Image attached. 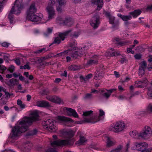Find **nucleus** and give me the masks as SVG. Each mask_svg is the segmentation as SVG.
Here are the masks:
<instances>
[{"label":"nucleus","mask_w":152,"mask_h":152,"mask_svg":"<svg viewBox=\"0 0 152 152\" xmlns=\"http://www.w3.org/2000/svg\"><path fill=\"white\" fill-rule=\"evenodd\" d=\"M31 115V117L27 118L25 120L20 121L19 125L15 126L12 129L10 135L11 139H17L21 133L28 129L29 126L31 125L34 121L38 120L39 115L37 112H33Z\"/></svg>","instance_id":"1"},{"label":"nucleus","mask_w":152,"mask_h":152,"mask_svg":"<svg viewBox=\"0 0 152 152\" xmlns=\"http://www.w3.org/2000/svg\"><path fill=\"white\" fill-rule=\"evenodd\" d=\"M64 134L66 135V137L68 138L66 140H54L52 142H51V145L53 146H64L66 145H72L73 144L74 140L72 138L74 134V132L72 131H69L66 132Z\"/></svg>","instance_id":"2"},{"label":"nucleus","mask_w":152,"mask_h":152,"mask_svg":"<svg viewBox=\"0 0 152 152\" xmlns=\"http://www.w3.org/2000/svg\"><path fill=\"white\" fill-rule=\"evenodd\" d=\"M55 3V1L54 0H51L50 2L48 3L46 7V10L48 16V20H46V22L54 18L56 14L53 6Z\"/></svg>","instance_id":"3"},{"label":"nucleus","mask_w":152,"mask_h":152,"mask_svg":"<svg viewBox=\"0 0 152 152\" xmlns=\"http://www.w3.org/2000/svg\"><path fill=\"white\" fill-rule=\"evenodd\" d=\"M125 127V124L123 121L117 122L112 124L109 128L110 130L115 133L123 131Z\"/></svg>","instance_id":"4"},{"label":"nucleus","mask_w":152,"mask_h":152,"mask_svg":"<svg viewBox=\"0 0 152 152\" xmlns=\"http://www.w3.org/2000/svg\"><path fill=\"white\" fill-rule=\"evenodd\" d=\"M55 121L51 119H49L44 121L42 125L44 128L48 129L49 131L55 132L56 129L55 127Z\"/></svg>","instance_id":"5"},{"label":"nucleus","mask_w":152,"mask_h":152,"mask_svg":"<svg viewBox=\"0 0 152 152\" xmlns=\"http://www.w3.org/2000/svg\"><path fill=\"white\" fill-rule=\"evenodd\" d=\"M151 132V129L149 126H145L140 132L141 138L144 140L148 139L150 137Z\"/></svg>","instance_id":"6"},{"label":"nucleus","mask_w":152,"mask_h":152,"mask_svg":"<svg viewBox=\"0 0 152 152\" xmlns=\"http://www.w3.org/2000/svg\"><path fill=\"white\" fill-rule=\"evenodd\" d=\"M23 6V0H16L15 2L14 5L12 8H13V9L17 12H15V14L18 15L21 12V10L22 9Z\"/></svg>","instance_id":"7"},{"label":"nucleus","mask_w":152,"mask_h":152,"mask_svg":"<svg viewBox=\"0 0 152 152\" xmlns=\"http://www.w3.org/2000/svg\"><path fill=\"white\" fill-rule=\"evenodd\" d=\"M104 112L103 110L100 109L99 110V116H97V115H95L94 118H85V121L88 123H91L93 124L99 121L101 119V117L104 115Z\"/></svg>","instance_id":"8"},{"label":"nucleus","mask_w":152,"mask_h":152,"mask_svg":"<svg viewBox=\"0 0 152 152\" xmlns=\"http://www.w3.org/2000/svg\"><path fill=\"white\" fill-rule=\"evenodd\" d=\"M142 11L140 10H135L134 11L130 12L129 13L130 15H124L122 20L124 21H127L132 19V15L134 18H136L140 14Z\"/></svg>","instance_id":"9"},{"label":"nucleus","mask_w":152,"mask_h":152,"mask_svg":"<svg viewBox=\"0 0 152 152\" xmlns=\"http://www.w3.org/2000/svg\"><path fill=\"white\" fill-rule=\"evenodd\" d=\"M100 18L99 16L97 14L93 17L91 19L90 24L94 29L98 28L100 23Z\"/></svg>","instance_id":"10"},{"label":"nucleus","mask_w":152,"mask_h":152,"mask_svg":"<svg viewBox=\"0 0 152 152\" xmlns=\"http://www.w3.org/2000/svg\"><path fill=\"white\" fill-rule=\"evenodd\" d=\"M43 18V15L41 13H38L37 15L34 14L31 15L29 16H27V19L32 22H38L41 20Z\"/></svg>","instance_id":"11"},{"label":"nucleus","mask_w":152,"mask_h":152,"mask_svg":"<svg viewBox=\"0 0 152 152\" xmlns=\"http://www.w3.org/2000/svg\"><path fill=\"white\" fill-rule=\"evenodd\" d=\"M135 149L138 151H141L143 149L147 148L148 145L147 143L144 142H136L134 143Z\"/></svg>","instance_id":"12"},{"label":"nucleus","mask_w":152,"mask_h":152,"mask_svg":"<svg viewBox=\"0 0 152 152\" xmlns=\"http://www.w3.org/2000/svg\"><path fill=\"white\" fill-rule=\"evenodd\" d=\"M116 88H113L111 89H104L101 91V95L106 99H108L110 97L111 94L114 91L116 90Z\"/></svg>","instance_id":"13"},{"label":"nucleus","mask_w":152,"mask_h":152,"mask_svg":"<svg viewBox=\"0 0 152 152\" xmlns=\"http://www.w3.org/2000/svg\"><path fill=\"white\" fill-rule=\"evenodd\" d=\"M147 80L145 78L140 81L135 82L134 84V86L137 87L142 88L145 87L147 85Z\"/></svg>","instance_id":"14"},{"label":"nucleus","mask_w":152,"mask_h":152,"mask_svg":"<svg viewBox=\"0 0 152 152\" xmlns=\"http://www.w3.org/2000/svg\"><path fill=\"white\" fill-rule=\"evenodd\" d=\"M37 9L36 8L35 4L34 3L32 4L30 6L29 8L27 11V16H29L34 14L36 12Z\"/></svg>","instance_id":"15"},{"label":"nucleus","mask_w":152,"mask_h":152,"mask_svg":"<svg viewBox=\"0 0 152 152\" xmlns=\"http://www.w3.org/2000/svg\"><path fill=\"white\" fill-rule=\"evenodd\" d=\"M63 109L64 110H66L67 111V114L68 116H73L75 118L78 117V115L75 110L71 108H68L66 107H64Z\"/></svg>","instance_id":"16"},{"label":"nucleus","mask_w":152,"mask_h":152,"mask_svg":"<svg viewBox=\"0 0 152 152\" xmlns=\"http://www.w3.org/2000/svg\"><path fill=\"white\" fill-rule=\"evenodd\" d=\"M72 31L69 30L64 32H58L55 34V38H65V37L67 36Z\"/></svg>","instance_id":"17"},{"label":"nucleus","mask_w":152,"mask_h":152,"mask_svg":"<svg viewBox=\"0 0 152 152\" xmlns=\"http://www.w3.org/2000/svg\"><path fill=\"white\" fill-rule=\"evenodd\" d=\"M47 99L53 102L60 104L61 100L59 98L55 96H50L46 97Z\"/></svg>","instance_id":"18"},{"label":"nucleus","mask_w":152,"mask_h":152,"mask_svg":"<svg viewBox=\"0 0 152 152\" xmlns=\"http://www.w3.org/2000/svg\"><path fill=\"white\" fill-rule=\"evenodd\" d=\"M103 0H92L91 2L97 6L96 10L99 11L103 5Z\"/></svg>","instance_id":"19"},{"label":"nucleus","mask_w":152,"mask_h":152,"mask_svg":"<svg viewBox=\"0 0 152 152\" xmlns=\"http://www.w3.org/2000/svg\"><path fill=\"white\" fill-rule=\"evenodd\" d=\"M36 104L37 106L41 107H48L50 106L48 102L44 100L38 101Z\"/></svg>","instance_id":"20"},{"label":"nucleus","mask_w":152,"mask_h":152,"mask_svg":"<svg viewBox=\"0 0 152 152\" xmlns=\"http://www.w3.org/2000/svg\"><path fill=\"white\" fill-rule=\"evenodd\" d=\"M99 57L97 56H94L92 57V59L88 61L87 65H91L93 64H98V60Z\"/></svg>","instance_id":"21"},{"label":"nucleus","mask_w":152,"mask_h":152,"mask_svg":"<svg viewBox=\"0 0 152 152\" xmlns=\"http://www.w3.org/2000/svg\"><path fill=\"white\" fill-rule=\"evenodd\" d=\"M107 140V146L108 147H110L114 145L115 143V142L113 139L108 137H106Z\"/></svg>","instance_id":"22"},{"label":"nucleus","mask_w":152,"mask_h":152,"mask_svg":"<svg viewBox=\"0 0 152 152\" xmlns=\"http://www.w3.org/2000/svg\"><path fill=\"white\" fill-rule=\"evenodd\" d=\"M110 49L111 51H109L107 52L108 53L107 56H110L113 57L115 56L116 55H120L119 52L117 51L113 48H110Z\"/></svg>","instance_id":"23"},{"label":"nucleus","mask_w":152,"mask_h":152,"mask_svg":"<svg viewBox=\"0 0 152 152\" xmlns=\"http://www.w3.org/2000/svg\"><path fill=\"white\" fill-rule=\"evenodd\" d=\"M87 141V140L85 137L83 136H80V139L77 141L75 144L78 146L83 145L84 143Z\"/></svg>","instance_id":"24"},{"label":"nucleus","mask_w":152,"mask_h":152,"mask_svg":"<svg viewBox=\"0 0 152 152\" xmlns=\"http://www.w3.org/2000/svg\"><path fill=\"white\" fill-rule=\"evenodd\" d=\"M57 119L63 122H73V121L70 118L61 116H58Z\"/></svg>","instance_id":"25"},{"label":"nucleus","mask_w":152,"mask_h":152,"mask_svg":"<svg viewBox=\"0 0 152 152\" xmlns=\"http://www.w3.org/2000/svg\"><path fill=\"white\" fill-rule=\"evenodd\" d=\"M105 15L108 18L109 22L110 24H113L115 20V17L111 15L110 12H104Z\"/></svg>","instance_id":"26"},{"label":"nucleus","mask_w":152,"mask_h":152,"mask_svg":"<svg viewBox=\"0 0 152 152\" xmlns=\"http://www.w3.org/2000/svg\"><path fill=\"white\" fill-rule=\"evenodd\" d=\"M73 23V21L71 18H66L63 21V25L68 26H71Z\"/></svg>","instance_id":"27"},{"label":"nucleus","mask_w":152,"mask_h":152,"mask_svg":"<svg viewBox=\"0 0 152 152\" xmlns=\"http://www.w3.org/2000/svg\"><path fill=\"white\" fill-rule=\"evenodd\" d=\"M93 113V111L92 110L88 111L83 112L82 115L84 117V121L85 122H87L85 121V118H94V117H91V115Z\"/></svg>","instance_id":"28"},{"label":"nucleus","mask_w":152,"mask_h":152,"mask_svg":"<svg viewBox=\"0 0 152 152\" xmlns=\"http://www.w3.org/2000/svg\"><path fill=\"white\" fill-rule=\"evenodd\" d=\"M119 39H115V43L116 44L120 45L122 46L126 45L130 43V42L129 41H120Z\"/></svg>","instance_id":"29"},{"label":"nucleus","mask_w":152,"mask_h":152,"mask_svg":"<svg viewBox=\"0 0 152 152\" xmlns=\"http://www.w3.org/2000/svg\"><path fill=\"white\" fill-rule=\"evenodd\" d=\"M59 6L56 8L57 11L58 13H61L62 12V10L61 7L65 3V0H57Z\"/></svg>","instance_id":"30"},{"label":"nucleus","mask_w":152,"mask_h":152,"mask_svg":"<svg viewBox=\"0 0 152 152\" xmlns=\"http://www.w3.org/2000/svg\"><path fill=\"white\" fill-rule=\"evenodd\" d=\"M13 8H11L8 14V17L9 20H10V23H12L13 21V14H15V13L17 12H16L14 10Z\"/></svg>","instance_id":"31"},{"label":"nucleus","mask_w":152,"mask_h":152,"mask_svg":"<svg viewBox=\"0 0 152 152\" xmlns=\"http://www.w3.org/2000/svg\"><path fill=\"white\" fill-rule=\"evenodd\" d=\"M130 135L132 137L137 139H140L141 138V136H140V132L138 133V132L136 131H132L130 132Z\"/></svg>","instance_id":"32"},{"label":"nucleus","mask_w":152,"mask_h":152,"mask_svg":"<svg viewBox=\"0 0 152 152\" xmlns=\"http://www.w3.org/2000/svg\"><path fill=\"white\" fill-rule=\"evenodd\" d=\"M31 144L30 143H25L23 148V151L24 152H29L31 149Z\"/></svg>","instance_id":"33"},{"label":"nucleus","mask_w":152,"mask_h":152,"mask_svg":"<svg viewBox=\"0 0 152 152\" xmlns=\"http://www.w3.org/2000/svg\"><path fill=\"white\" fill-rule=\"evenodd\" d=\"M104 73L102 72H97L94 76V79L96 80L102 79L103 77Z\"/></svg>","instance_id":"34"},{"label":"nucleus","mask_w":152,"mask_h":152,"mask_svg":"<svg viewBox=\"0 0 152 152\" xmlns=\"http://www.w3.org/2000/svg\"><path fill=\"white\" fill-rule=\"evenodd\" d=\"M71 51L70 49H68L66 50H64V51L61 52L60 53L57 54L55 56L57 57V56H64L66 55H70V52Z\"/></svg>","instance_id":"35"},{"label":"nucleus","mask_w":152,"mask_h":152,"mask_svg":"<svg viewBox=\"0 0 152 152\" xmlns=\"http://www.w3.org/2000/svg\"><path fill=\"white\" fill-rule=\"evenodd\" d=\"M70 50V55H69L71 57H72L73 58L76 59L77 58L78 56H81L79 53L78 51H75L73 53L72 51V49Z\"/></svg>","instance_id":"36"},{"label":"nucleus","mask_w":152,"mask_h":152,"mask_svg":"<svg viewBox=\"0 0 152 152\" xmlns=\"http://www.w3.org/2000/svg\"><path fill=\"white\" fill-rule=\"evenodd\" d=\"M88 49V48L86 46L83 47L82 48L80 47L78 50V53L80 55H83L85 52V50Z\"/></svg>","instance_id":"37"},{"label":"nucleus","mask_w":152,"mask_h":152,"mask_svg":"<svg viewBox=\"0 0 152 152\" xmlns=\"http://www.w3.org/2000/svg\"><path fill=\"white\" fill-rule=\"evenodd\" d=\"M123 147L119 145L114 149L111 150L110 152H122Z\"/></svg>","instance_id":"38"},{"label":"nucleus","mask_w":152,"mask_h":152,"mask_svg":"<svg viewBox=\"0 0 152 152\" xmlns=\"http://www.w3.org/2000/svg\"><path fill=\"white\" fill-rule=\"evenodd\" d=\"M80 69V66L75 65H71L68 67L69 69L72 71H76L79 70Z\"/></svg>","instance_id":"39"},{"label":"nucleus","mask_w":152,"mask_h":152,"mask_svg":"<svg viewBox=\"0 0 152 152\" xmlns=\"http://www.w3.org/2000/svg\"><path fill=\"white\" fill-rule=\"evenodd\" d=\"M148 61L149 62L150 64H148V67L147 69L149 71H151V69H152V56L151 55H149L148 56Z\"/></svg>","instance_id":"40"},{"label":"nucleus","mask_w":152,"mask_h":152,"mask_svg":"<svg viewBox=\"0 0 152 152\" xmlns=\"http://www.w3.org/2000/svg\"><path fill=\"white\" fill-rule=\"evenodd\" d=\"M147 94L148 99H151L152 97V87H151L147 88Z\"/></svg>","instance_id":"41"},{"label":"nucleus","mask_w":152,"mask_h":152,"mask_svg":"<svg viewBox=\"0 0 152 152\" xmlns=\"http://www.w3.org/2000/svg\"><path fill=\"white\" fill-rule=\"evenodd\" d=\"M146 113L150 114L152 112V104L151 103L149 104L147 106L146 109Z\"/></svg>","instance_id":"42"},{"label":"nucleus","mask_w":152,"mask_h":152,"mask_svg":"<svg viewBox=\"0 0 152 152\" xmlns=\"http://www.w3.org/2000/svg\"><path fill=\"white\" fill-rule=\"evenodd\" d=\"M139 68L145 69L147 66V63L145 61H144L141 62L139 64Z\"/></svg>","instance_id":"43"},{"label":"nucleus","mask_w":152,"mask_h":152,"mask_svg":"<svg viewBox=\"0 0 152 152\" xmlns=\"http://www.w3.org/2000/svg\"><path fill=\"white\" fill-rule=\"evenodd\" d=\"M10 85L12 86H13L15 85H17L18 84V81L16 79H11L9 80Z\"/></svg>","instance_id":"44"},{"label":"nucleus","mask_w":152,"mask_h":152,"mask_svg":"<svg viewBox=\"0 0 152 152\" xmlns=\"http://www.w3.org/2000/svg\"><path fill=\"white\" fill-rule=\"evenodd\" d=\"M37 132L38 131L36 129H34L30 131L26 135L27 136H33L36 134Z\"/></svg>","instance_id":"45"},{"label":"nucleus","mask_w":152,"mask_h":152,"mask_svg":"<svg viewBox=\"0 0 152 152\" xmlns=\"http://www.w3.org/2000/svg\"><path fill=\"white\" fill-rule=\"evenodd\" d=\"M145 49L142 46H137L135 49V50L137 52H142L145 51Z\"/></svg>","instance_id":"46"},{"label":"nucleus","mask_w":152,"mask_h":152,"mask_svg":"<svg viewBox=\"0 0 152 152\" xmlns=\"http://www.w3.org/2000/svg\"><path fill=\"white\" fill-rule=\"evenodd\" d=\"M64 39H55L53 42L51 44L49 45V46L50 47L53 43H56L57 44H59L61 41H63Z\"/></svg>","instance_id":"47"},{"label":"nucleus","mask_w":152,"mask_h":152,"mask_svg":"<svg viewBox=\"0 0 152 152\" xmlns=\"http://www.w3.org/2000/svg\"><path fill=\"white\" fill-rule=\"evenodd\" d=\"M92 98V95L91 93H87L85 95L84 99L86 100L90 99Z\"/></svg>","instance_id":"48"},{"label":"nucleus","mask_w":152,"mask_h":152,"mask_svg":"<svg viewBox=\"0 0 152 152\" xmlns=\"http://www.w3.org/2000/svg\"><path fill=\"white\" fill-rule=\"evenodd\" d=\"M77 43L76 40L75 39H72V40L69 43V46L70 47H73L77 45Z\"/></svg>","instance_id":"49"},{"label":"nucleus","mask_w":152,"mask_h":152,"mask_svg":"<svg viewBox=\"0 0 152 152\" xmlns=\"http://www.w3.org/2000/svg\"><path fill=\"white\" fill-rule=\"evenodd\" d=\"M138 73L139 75L142 77L145 74V69L139 68Z\"/></svg>","instance_id":"50"},{"label":"nucleus","mask_w":152,"mask_h":152,"mask_svg":"<svg viewBox=\"0 0 152 152\" xmlns=\"http://www.w3.org/2000/svg\"><path fill=\"white\" fill-rule=\"evenodd\" d=\"M53 29L51 28H48L47 29V32L44 33V34L46 36H48L50 33H52Z\"/></svg>","instance_id":"51"},{"label":"nucleus","mask_w":152,"mask_h":152,"mask_svg":"<svg viewBox=\"0 0 152 152\" xmlns=\"http://www.w3.org/2000/svg\"><path fill=\"white\" fill-rule=\"evenodd\" d=\"M80 34V32H75L73 33L71 35V37H78L79 35Z\"/></svg>","instance_id":"52"},{"label":"nucleus","mask_w":152,"mask_h":152,"mask_svg":"<svg viewBox=\"0 0 152 152\" xmlns=\"http://www.w3.org/2000/svg\"><path fill=\"white\" fill-rule=\"evenodd\" d=\"M15 67L14 66L12 65H11L8 69L7 70L10 72L11 73H12L14 70Z\"/></svg>","instance_id":"53"},{"label":"nucleus","mask_w":152,"mask_h":152,"mask_svg":"<svg viewBox=\"0 0 152 152\" xmlns=\"http://www.w3.org/2000/svg\"><path fill=\"white\" fill-rule=\"evenodd\" d=\"M45 50H46L45 48H42V49H39V50H37L34 51V53H42V52H43L44 51H46Z\"/></svg>","instance_id":"54"},{"label":"nucleus","mask_w":152,"mask_h":152,"mask_svg":"<svg viewBox=\"0 0 152 152\" xmlns=\"http://www.w3.org/2000/svg\"><path fill=\"white\" fill-rule=\"evenodd\" d=\"M5 2V0H0V12L1 11L2 8L3 6V4Z\"/></svg>","instance_id":"55"},{"label":"nucleus","mask_w":152,"mask_h":152,"mask_svg":"<svg viewBox=\"0 0 152 152\" xmlns=\"http://www.w3.org/2000/svg\"><path fill=\"white\" fill-rule=\"evenodd\" d=\"M125 7L127 9L129 8V5L131 3V0H126Z\"/></svg>","instance_id":"56"},{"label":"nucleus","mask_w":152,"mask_h":152,"mask_svg":"<svg viewBox=\"0 0 152 152\" xmlns=\"http://www.w3.org/2000/svg\"><path fill=\"white\" fill-rule=\"evenodd\" d=\"M120 61L121 64L124 63L127 61V60L125 57H123V58H121L120 60Z\"/></svg>","instance_id":"57"},{"label":"nucleus","mask_w":152,"mask_h":152,"mask_svg":"<svg viewBox=\"0 0 152 152\" xmlns=\"http://www.w3.org/2000/svg\"><path fill=\"white\" fill-rule=\"evenodd\" d=\"M135 59H140L141 58L142 55L140 54H136L134 56Z\"/></svg>","instance_id":"58"},{"label":"nucleus","mask_w":152,"mask_h":152,"mask_svg":"<svg viewBox=\"0 0 152 152\" xmlns=\"http://www.w3.org/2000/svg\"><path fill=\"white\" fill-rule=\"evenodd\" d=\"M145 114H148L146 113V111H141L139 112L138 115H140L144 116Z\"/></svg>","instance_id":"59"},{"label":"nucleus","mask_w":152,"mask_h":152,"mask_svg":"<svg viewBox=\"0 0 152 152\" xmlns=\"http://www.w3.org/2000/svg\"><path fill=\"white\" fill-rule=\"evenodd\" d=\"M46 152H56V148H49Z\"/></svg>","instance_id":"60"},{"label":"nucleus","mask_w":152,"mask_h":152,"mask_svg":"<svg viewBox=\"0 0 152 152\" xmlns=\"http://www.w3.org/2000/svg\"><path fill=\"white\" fill-rule=\"evenodd\" d=\"M10 43L5 42H3L1 44L2 46L6 48L8 47Z\"/></svg>","instance_id":"61"},{"label":"nucleus","mask_w":152,"mask_h":152,"mask_svg":"<svg viewBox=\"0 0 152 152\" xmlns=\"http://www.w3.org/2000/svg\"><path fill=\"white\" fill-rule=\"evenodd\" d=\"M132 48L130 47V48H128L127 50V51L128 53H131L132 54H134V52L132 50Z\"/></svg>","instance_id":"62"},{"label":"nucleus","mask_w":152,"mask_h":152,"mask_svg":"<svg viewBox=\"0 0 152 152\" xmlns=\"http://www.w3.org/2000/svg\"><path fill=\"white\" fill-rule=\"evenodd\" d=\"M57 21H58L59 22H60V23H63V21L64 20H63V19H62V18L60 17H58L57 18Z\"/></svg>","instance_id":"63"},{"label":"nucleus","mask_w":152,"mask_h":152,"mask_svg":"<svg viewBox=\"0 0 152 152\" xmlns=\"http://www.w3.org/2000/svg\"><path fill=\"white\" fill-rule=\"evenodd\" d=\"M29 62L27 63L26 64L24 65V67L25 68V69H30L31 67L29 66L28 64H29Z\"/></svg>","instance_id":"64"}]
</instances>
